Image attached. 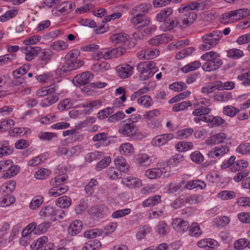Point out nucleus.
Instances as JSON below:
<instances>
[{
	"label": "nucleus",
	"mask_w": 250,
	"mask_h": 250,
	"mask_svg": "<svg viewBox=\"0 0 250 250\" xmlns=\"http://www.w3.org/2000/svg\"><path fill=\"white\" fill-rule=\"evenodd\" d=\"M150 8V4L142 3L132 9L130 14L132 17L130 21L134 28L139 29L147 26L149 23V19L145 14L148 12Z\"/></svg>",
	"instance_id": "obj_1"
},
{
	"label": "nucleus",
	"mask_w": 250,
	"mask_h": 250,
	"mask_svg": "<svg viewBox=\"0 0 250 250\" xmlns=\"http://www.w3.org/2000/svg\"><path fill=\"white\" fill-rule=\"evenodd\" d=\"M201 59L206 61L203 65V69L207 72L215 71L219 69L223 64V61L219 54L215 51H209L203 54Z\"/></svg>",
	"instance_id": "obj_2"
},
{
	"label": "nucleus",
	"mask_w": 250,
	"mask_h": 250,
	"mask_svg": "<svg viewBox=\"0 0 250 250\" xmlns=\"http://www.w3.org/2000/svg\"><path fill=\"white\" fill-rule=\"evenodd\" d=\"M222 36V32L219 30L205 34L202 37L204 44L200 45V48L204 51L211 48L219 43Z\"/></svg>",
	"instance_id": "obj_3"
},
{
	"label": "nucleus",
	"mask_w": 250,
	"mask_h": 250,
	"mask_svg": "<svg viewBox=\"0 0 250 250\" xmlns=\"http://www.w3.org/2000/svg\"><path fill=\"white\" fill-rule=\"evenodd\" d=\"M250 14V10L247 8H242L228 12L222 15L221 21L224 23L230 21H238L246 18Z\"/></svg>",
	"instance_id": "obj_4"
},
{
	"label": "nucleus",
	"mask_w": 250,
	"mask_h": 250,
	"mask_svg": "<svg viewBox=\"0 0 250 250\" xmlns=\"http://www.w3.org/2000/svg\"><path fill=\"white\" fill-rule=\"evenodd\" d=\"M235 160V157L231 156L228 161H224L222 163L221 166V168L225 169L229 167L231 171L236 172L240 170L242 168L247 167L248 166V163L244 160L237 161L236 162Z\"/></svg>",
	"instance_id": "obj_5"
},
{
	"label": "nucleus",
	"mask_w": 250,
	"mask_h": 250,
	"mask_svg": "<svg viewBox=\"0 0 250 250\" xmlns=\"http://www.w3.org/2000/svg\"><path fill=\"white\" fill-rule=\"evenodd\" d=\"M119 131L121 134L133 139H141L142 137V134L138 132V127L133 123L124 125L120 128Z\"/></svg>",
	"instance_id": "obj_6"
},
{
	"label": "nucleus",
	"mask_w": 250,
	"mask_h": 250,
	"mask_svg": "<svg viewBox=\"0 0 250 250\" xmlns=\"http://www.w3.org/2000/svg\"><path fill=\"white\" fill-rule=\"evenodd\" d=\"M137 69L141 74L149 71L148 74L145 76L146 79L151 77L158 70V68L156 66V63L152 61L139 63L137 66Z\"/></svg>",
	"instance_id": "obj_7"
},
{
	"label": "nucleus",
	"mask_w": 250,
	"mask_h": 250,
	"mask_svg": "<svg viewBox=\"0 0 250 250\" xmlns=\"http://www.w3.org/2000/svg\"><path fill=\"white\" fill-rule=\"evenodd\" d=\"M93 78V75L89 71L81 73L76 75L73 79V83L76 86H81L89 83Z\"/></svg>",
	"instance_id": "obj_8"
},
{
	"label": "nucleus",
	"mask_w": 250,
	"mask_h": 250,
	"mask_svg": "<svg viewBox=\"0 0 250 250\" xmlns=\"http://www.w3.org/2000/svg\"><path fill=\"white\" fill-rule=\"evenodd\" d=\"M116 71L121 79H126L132 75L133 67L127 64H122L116 67Z\"/></svg>",
	"instance_id": "obj_9"
},
{
	"label": "nucleus",
	"mask_w": 250,
	"mask_h": 250,
	"mask_svg": "<svg viewBox=\"0 0 250 250\" xmlns=\"http://www.w3.org/2000/svg\"><path fill=\"white\" fill-rule=\"evenodd\" d=\"M177 26H181V25L180 24L178 19L174 17L169 18L163 21L160 27L163 31L166 32L173 29Z\"/></svg>",
	"instance_id": "obj_10"
},
{
	"label": "nucleus",
	"mask_w": 250,
	"mask_h": 250,
	"mask_svg": "<svg viewBox=\"0 0 250 250\" xmlns=\"http://www.w3.org/2000/svg\"><path fill=\"white\" fill-rule=\"evenodd\" d=\"M168 163L166 162L163 164V167L160 168H151L148 169L145 172V175L150 179H154L159 178L161 176L163 172H166L163 170L167 167Z\"/></svg>",
	"instance_id": "obj_11"
},
{
	"label": "nucleus",
	"mask_w": 250,
	"mask_h": 250,
	"mask_svg": "<svg viewBox=\"0 0 250 250\" xmlns=\"http://www.w3.org/2000/svg\"><path fill=\"white\" fill-rule=\"evenodd\" d=\"M172 227L180 233H184L189 228L188 223L181 218H175L172 222Z\"/></svg>",
	"instance_id": "obj_12"
},
{
	"label": "nucleus",
	"mask_w": 250,
	"mask_h": 250,
	"mask_svg": "<svg viewBox=\"0 0 250 250\" xmlns=\"http://www.w3.org/2000/svg\"><path fill=\"white\" fill-rule=\"evenodd\" d=\"M107 208L104 206H97L89 209V214L94 218H102L104 217Z\"/></svg>",
	"instance_id": "obj_13"
},
{
	"label": "nucleus",
	"mask_w": 250,
	"mask_h": 250,
	"mask_svg": "<svg viewBox=\"0 0 250 250\" xmlns=\"http://www.w3.org/2000/svg\"><path fill=\"white\" fill-rule=\"evenodd\" d=\"M126 52L125 47H118L107 50L104 53V59L105 60L112 58H118L124 55Z\"/></svg>",
	"instance_id": "obj_14"
},
{
	"label": "nucleus",
	"mask_w": 250,
	"mask_h": 250,
	"mask_svg": "<svg viewBox=\"0 0 250 250\" xmlns=\"http://www.w3.org/2000/svg\"><path fill=\"white\" fill-rule=\"evenodd\" d=\"M110 39L113 43H124L125 48L128 46L129 43L128 35L124 33L115 34L111 36Z\"/></svg>",
	"instance_id": "obj_15"
},
{
	"label": "nucleus",
	"mask_w": 250,
	"mask_h": 250,
	"mask_svg": "<svg viewBox=\"0 0 250 250\" xmlns=\"http://www.w3.org/2000/svg\"><path fill=\"white\" fill-rule=\"evenodd\" d=\"M37 49L39 51V58L43 62V63L47 64L51 60L53 53L49 49H42L39 47Z\"/></svg>",
	"instance_id": "obj_16"
},
{
	"label": "nucleus",
	"mask_w": 250,
	"mask_h": 250,
	"mask_svg": "<svg viewBox=\"0 0 250 250\" xmlns=\"http://www.w3.org/2000/svg\"><path fill=\"white\" fill-rule=\"evenodd\" d=\"M227 135L225 133H219L216 134L210 137L208 139L206 140V143L207 145H215L224 142L227 139Z\"/></svg>",
	"instance_id": "obj_17"
},
{
	"label": "nucleus",
	"mask_w": 250,
	"mask_h": 250,
	"mask_svg": "<svg viewBox=\"0 0 250 250\" xmlns=\"http://www.w3.org/2000/svg\"><path fill=\"white\" fill-rule=\"evenodd\" d=\"M37 48L39 47H33L31 46H28L25 47L21 48V51L23 52L26 51L25 53V59L27 61H32L35 57L38 56L39 51Z\"/></svg>",
	"instance_id": "obj_18"
},
{
	"label": "nucleus",
	"mask_w": 250,
	"mask_h": 250,
	"mask_svg": "<svg viewBox=\"0 0 250 250\" xmlns=\"http://www.w3.org/2000/svg\"><path fill=\"white\" fill-rule=\"evenodd\" d=\"M122 182L129 188H139L142 185V181L133 176H127L122 179Z\"/></svg>",
	"instance_id": "obj_19"
},
{
	"label": "nucleus",
	"mask_w": 250,
	"mask_h": 250,
	"mask_svg": "<svg viewBox=\"0 0 250 250\" xmlns=\"http://www.w3.org/2000/svg\"><path fill=\"white\" fill-rule=\"evenodd\" d=\"M182 17L183 23L186 26L192 24L197 18V14L194 11L187 12Z\"/></svg>",
	"instance_id": "obj_20"
},
{
	"label": "nucleus",
	"mask_w": 250,
	"mask_h": 250,
	"mask_svg": "<svg viewBox=\"0 0 250 250\" xmlns=\"http://www.w3.org/2000/svg\"><path fill=\"white\" fill-rule=\"evenodd\" d=\"M83 223L81 221L75 220L70 225L68 229V233L71 235L78 234L81 231Z\"/></svg>",
	"instance_id": "obj_21"
},
{
	"label": "nucleus",
	"mask_w": 250,
	"mask_h": 250,
	"mask_svg": "<svg viewBox=\"0 0 250 250\" xmlns=\"http://www.w3.org/2000/svg\"><path fill=\"white\" fill-rule=\"evenodd\" d=\"M174 135L172 133L164 134L158 136L154 140L156 146H161L166 144L168 141L172 139Z\"/></svg>",
	"instance_id": "obj_22"
},
{
	"label": "nucleus",
	"mask_w": 250,
	"mask_h": 250,
	"mask_svg": "<svg viewBox=\"0 0 250 250\" xmlns=\"http://www.w3.org/2000/svg\"><path fill=\"white\" fill-rule=\"evenodd\" d=\"M173 13V9L170 7L166 8L156 15V19L159 22H163L170 17Z\"/></svg>",
	"instance_id": "obj_23"
},
{
	"label": "nucleus",
	"mask_w": 250,
	"mask_h": 250,
	"mask_svg": "<svg viewBox=\"0 0 250 250\" xmlns=\"http://www.w3.org/2000/svg\"><path fill=\"white\" fill-rule=\"evenodd\" d=\"M59 100L58 96L56 93L48 95L47 97L42 99L40 105L42 107H47L56 103Z\"/></svg>",
	"instance_id": "obj_24"
},
{
	"label": "nucleus",
	"mask_w": 250,
	"mask_h": 250,
	"mask_svg": "<svg viewBox=\"0 0 250 250\" xmlns=\"http://www.w3.org/2000/svg\"><path fill=\"white\" fill-rule=\"evenodd\" d=\"M115 165L120 168L123 172L128 171L129 167V165L126 163L125 160L122 156H118L114 160Z\"/></svg>",
	"instance_id": "obj_25"
},
{
	"label": "nucleus",
	"mask_w": 250,
	"mask_h": 250,
	"mask_svg": "<svg viewBox=\"0 0 250 250\" xmlns=\"http://www.w3.org/2000/svg\"><path fill=\"white\" fill-rule=\"evenodd\" d=\"M231 99V93L228 91L220 92L214 95V99L217 102H226Z\"/></svg>",
	"instance_id": "obj_26"
},
{
	"label": "nucleus",
	"mask_w": 250,
	"mask_h": 250,
	"mask_svg": "<svg viewBox=\"0 0 250 250\" xmlns=\"http://www.w3.org/2000/svg\"><path fill=\"white\" fill-rule=\"evenodd\" d=\"M72 203L71 198L67 196L58 198L56 201V205L61 208H67Z\"/></svg>",
	"instance_id": "obj_27"
},
{
	"label": "nucleus",
	"mask_w": 250,
	"mask_h": 250,
	"mask_svg": "<svg viewBox=\"0 0 250 250\" xmlns=\"http://www.w3.org/2000/svg\"><path fill=\"white\" fill-rule=\"evenodd\" d=\"M160 201L161 196L160 195H154L145 200L142 203V206L145 208L151 207L156 205Z\"/></svg>",
	"instance_id": "obj_28"
},
{
	"label": "nucleus",
	"mask_w": 250,
	"mask_h": 250,
	"mask_svg": "<svg viewBox=\"0 0 250 250\" xmlns=\"http://www.w3.org/2000/svg\"><path fill=\"white\" fill-rule=\"evenodd\" d=\"M7 172L2 175V177L4 179L10 178L17 175L19 171L20 167L12 164L9 167H7Z\"/></svg>",
	"instance_id": "obj_29"
},
{
	"label": "nucleus",
	"mask_w": 250,
	"mask_h": 250,
	"mask_svg": "<svg viewBox=\"0 0 250 250\" xmlns=\"http://www.w3.org/2000/svg\"><path fill=\"white\" fill-rule=\"evenodd\" d=\"M98 184L97 180L91 179L89 183L85 186L84 190L88 196H91L95 192V187Z\"/></svg>",
	"instance_id": "obj_30"
},
{
	"label": "nucleus",
	"mask_w": 250,
	"mask_h": 250,
	"mask_svg": "<svg viewBox=\"0 0 250 250\" xmlns=\"http://www.w3.org/2000/svg\"><path fill=\"white\" fill-rule=\"evenodd\" d=\"M200 6V3L197 2H191L186 5H182L179 8V13H184L189 11H193V10L197 9Z\"/></svg>",
	"instance_id": "obj_31"
},
{
	"label": "nucleus",
	"mask_w": 250,
	"mask_h": 250,
	"mask_svg": "<svg viewBox=\"0 0 250 250\" xmlns=\"http://www.w3.org/2000/svg\"><path fill=\"white\" fill-rule=\"evenodd\" d=\"M102 244L100 241L95 239L88 242L83 247V250H98L101 247Z\"/></svg>",
	"instance_id": "obj_32"
},
{
	"label": "nucleus",
	"mask_w": 250,
	"mask_h": 250,
	"mask_svg": "<svg viewBox=\"0 0 250 250\" xmlns=\"http://www.w3.org/2000/svg\"><path fill=\"white\" fill-rule=\"evenodd\" d=\"M67 179V175L65 174H62L52 179L50 183L52 186H60L63 183H66Z\"/></svg>",
	"instance_id": "obj_33"
},
{
	"label": "nucleus",
	"mask_w": 250,
	"mask_h": 250,
	"mask_svg": "<svg viewBox=\"0 0 250 250\" xmlns=\"http://www.w3.org/2000/svg\"><path fill=\"white\" fill-rule=\"evenodd\" d=\"M202 233V230L198 223H193L189 229V234L190 236L198 237Z\"/></svg>",
	"instance_id": "obj_34"
},
{
	"label": "nucleus",
	"mask_w": 250,
	"mask_h": 250,
	"mask_svg": "<svg viewBox=\"0 0 250 250\" xmlns=\"http://www.w3.org/2000/svg\"><path fill=\"white\" fill-rule=\"evenodd\" d=\"M73 106V102L70 99H65L62 100L58 105L59 110L63 111L64 110H68Z\"/></svg>",
	"instance_id": "obj_35"
},
{
	"label": "nucleus",
	"mask_w": 250,
	"mask_h": 250,
	"mask_svg": "<svg viewBox=\"0 0 250 250\" xmlns=\"http://www.w3.org/2000/svg\"><path fill=\"white\" fill-rule=\"evenodd\" d=\"M41 216L45 217L52 216H56L57 212L51 206H46L42 208L39 212Z\"/></svg>",
	"instance_id": "obj_36"
},
{
	"label": "nucleus",
	"mask_w": 250,
	"mask_h": 250,
	"mask_svg": "<svg viewBox=\"0 0 250 250\" xmlns=\"http://www.w3.org/2000/svg\"><path fill=\"white\" fill-rule=\"evenodd\" d=\"M201 66L199 61H194L191 62L181 68L182 71L184 73H188L198 68Z\"/></svg>",
	"instance_id": "obj_37"
},
{
	"label": "nucleus",
	"mask_w": 250,
	"mask_h": 250,
	"mask_svg": "<svg viewBox=\"0 0 250 250\" xmlns=\"http://www.w3.org/2000/svg\"><path fill=\"white\" fill-rule=\"evenodd\" d=\"M193 147V144L191 142H178L175 147L177 151L179 152L186 151L191 149Z\"/></svg>",
	"instance_id": "obj_38"
},
{
	"label": "nucleus",
	"mask_w": 250,
	"mask_h": 250,
	"mask_svg": "<svg viewBox=\"0 0 250 250\" xmlns=\"http://www.w3.org/2000/svg\"><path fill=\"white\" fill-rule=\"evenodd\" d=\"M239 112V109L231 105H227L223 108V113L230 117L235 116Z\"/></svg>",
	"instance_id": "obj_39"
},
{
	"label": "nucleus",
	"mask_w": 250,
	"mask_h": 250,
	"mask_svg": "<svg viewBox=\"0 0 250 250\" xmlns=\"http://www.w3.org/2000/svg\"><path fill=\"white\" fill-rule=\"evenodd\" d=\"M133 150L134 148L132 145L128 143L122 144L119 147L120 152L125 155L133 153Z\"/></svg>",
	"instance_id": "obj_40"
},
{
	"label": "nucleus",
	"mask_w": 250,
	"mask_h": 250,
	"mask_svg": "<svg viewBox=\"0 0 250 250\" xmlns=\"http://www.w3.org/2000/svg\"><path fill=\"white\" fill-rule=\"evenodd\" d=\"M102 153L100 151H95L88 153L85 157V161L91 163L93 161L100 159L102 157Z\"/></svg>",
	"instance_id": "obj_41"
},
{
	"label": "nucleus",
	"mask_w": 250,
	"mask_h": 250,
	"mask_svg": "<svg viewBox=\"0 0 250 250\" xmlns=\"http://www.w3.org/2000/svg\"><path fill=\"white\" fill-rule=\"evenodd\" d=\"M68 43L62 41L54 42L52 43L51 46L53 50H57L58 51L65 50L68 47Z\"/></svg>",
	"instance_id": "obj_42"
},
{
	"label": "nucleus",
	"mask_w": 250,
	"mask_h": 250,
	"mask_svg": "<svg viewBox=\"0 0 250 250\" xmlns=\"http://www.w3.org/2000/svg\"><path fill=\"white\" fill-rule=\"evenodd\" d=\"M138 103L146 107H149L153 104V101L150 96L144 95L138 99Z\"/></svg>",
	"instance_id": "obj_43"
},
{
	"label": "nucleus",
	"mask_w": 250,
	"mask_h": 250,
	"mask_svg": "<svg viewBox=\"0 0 250 250\" xmlns=\"http://www.w3.org/2000/svg\"><path fill=\"white\" fill-rule=\"evenodd\" d=\"M51 172L46 168H41L37 171L35 174V177L38 180H43L48 177Z\"/></svg>",
	"instance_id": "obj_44"
},
{
	"label": "nucleus",
	"mask_w": 250,
	"mask_h": 250,
	"mask_svg": "<svg viewBox=\"0 0 250 250\" xmlns=\"http://www.w3.org/2000/svg\"><path fill=\"white\" fill-rule=\"evenodd\" d=\"M238 153L243 155L250 153V143L245 142L240 145L236 149Z\"/></svg>",
	"instance_id": "obj_45"
},
{
	"label": "nucleus",
	"mask_w": 250,
	"mask_h": 250,
	"mask_svg": "<svg viewBox=\"0 0 250 250\" xmlns=\"http://www.w3.org/2000/svg\"><path fill=\"white\" fill-rule=\"evenodd\" d=\"M214 222L218 227L223 228L229 223L230 219L228 216H223L216 218Z\"/></svg>",
	"instance_id": "obj_46"
},
{
	"label": "nucleus",
	"mask_w": 250,
	"mask_h": 250,
	"mask_svg": "<svg viewBox=\"0 0 250 250\" xmlns=\"http://www.w3.org/2000/svg\"><path fill=\"white\" fill-rule=\"evenodd\" d=\"M236 197V193L233 191L223 190L218 194V197L222 200H230Z\"/></svg>",
	"instance_id": "obj_47"
},
{
	"label": "nucleus",
	"mask_w": 250,
	"mask_h": 250,
	"mask_svg": "<svg viewBox=\"0 0 250 250\" xmlns=\"http://www.w3.org/2000/svg\"><path fill=\"white\" fill-rule=\"evenodd\" d=\"M18 11L17 10L12 9L9 10L0 16V21L1 22H5L15 17Z\"/></svg>",
	"instance_id": "obj_48"
},
{
	"label": "nucleus",
	"mask_w": 250,
	"mask_h": 250,
	"mask_svg": "<svg viewBox=\"0 0 250 250\" xmlns=\"http://www.w3.org/2000/svg\"><path fill=\"white\" fill-rule=\"evenodd\" d=\"M48 241V238L45 236H43L39 238L35 243H32L31 248L32 250H38L41 248Z\"/></svg>",
	"instance_id": "obj_49"
},
{
	"label": "nucleus",
	"mask_w": 250,
	"mask_h": 250,
	"mask_svg": "<svg viewBox=\"0 0 250 250\" xmlns=\"http://www.w3.org/2000/svg\"><path fill=\"white\" fill-rule=\"evenodd\" d=\"M102 230L100 229H95L86 230L84 233V236L87 238H95L102 234Z\"/></svg>",
	"instance_id": "obj_50"
},
{
	"label": "nucleus",
	"mask_w": 250,
	"mask_h": 250,
	"mask_svg": "<svg viewBox=\"0 0 250 250\" xmlns=\"http://www.w3.org/2000/svg\"><path fill=\"white\" fill-rule=\"evenodd\" d=\"M50 227V222H43L37 226L36 224L35 234L45 232Z\"/></svg>",
	"instance_id": "obj_51"
},
{
	"label": "nucleus",
	"mask_w": 250,
	"mask_h": 250,
	"mask_svg": "<svg viewBox=\"0 0 250 250\" xmlns=\"http://www.w3.org/2000/svg\"><path fill=\"white\" fill-rule=\"evenodd\" d=\"M243 55V52L240 49L233 48L229 49L227 51V56L234 59H237Z\"/></svg>",
	"instance_id": "obj_52"
},
{
	"label": "nucleus",
	"mask_w": 250,
	"mask_h": 250,
	"mask_svg": "<svg viewBox=\"0 0 250 250\" xmlns=\"http://www.w3.org/2000/svg\"><path fill=\"white\" fill-rule=\"evenodd\" d=\"M191 105L189 101H184L178 104H175L172 109L175 112H178L187 109L188 107Z\"/></svg>",
	"instance_id": "obj_53"
},
{
	"label": "nucleus",
	"mask_w": 250,
	"mask_h": 250,
	"mask_svg": "<svg viewBox=\"0 0 250 250\" xmlns=\"http://www.w3.org/2000/svg\"><path fill=\"white\" fill-rule=\"evenodd\" d=\"M114 112L113 108L107 107L100 111L97 114V117L99 119L106 118L108 116L112 114Z\"/></svg>",
	"instance_id": "obj_54"
},
{
	"label": "nucleus",
	"mask_w": 250,
	"mask_h": 250,
	"mask_svg": "<svg viewBox=\"0 0 250 250\" xmlns=\"http://www.w3.org/2000/svg\"><path fill=\"white\" fill-rule=\"evenodd\" d=\"M110 65L105 62H96L93 64L92 70L94 71H104L109 68Z\"/></svg>",
	"instance_id": "obj_55"
},
{
	"label": "nucleus",
	"mask_w": 250,
	"mask_h": 250,
	"mask_svg": "<svg viewBox=\"0 0 250 250\" xmlns=\"http://www.w3.org/2000/svg\"><path fill=\"white\" fill-rule=\"evenodd\" d=\"M167 229L168 227L167 224L164 221L160 222L155 228L156 231L159 234L162 235L166 234Z\"/></svg>",
	"instance_id": "obj_56"
},
{
	"label": "nucleus",
	"mask_w": 250,
	"mask_h": 250,
	"mask_svg": "<svg viewBox=\"0 0 250 250\" xmlns=\"http://www.w3.org/2000/svg\"><path fill=\"white\" fill-rule=\"evenodd\" d=\"M191 160L196 164H201L204 161V156L199 151L196 150L190 154Z\"/></svg>",
	"instance_id": "obj_57"
},
{
	"label": "nucleus",
	"mask_w": 250,
	"mask_h": 250,
	"mask_svg": "<svg viewBox=\"0 0 250 250\" xmlns=\"http://www.w3.org/2000/svg\"><path fill=\"white\" fill-rule=\"evenodd\" d=\"M194 50V49L193 48H187L185 49L181 50L179 52V53L176 54L175 56V58L177 60H180L181 59L184 58L191 54Z\"/></svg>",
	"instance_id": "obj_58"
},
{
	"label": "nucleus",
	"mask_w": 250,
	"mask_h": 250,
	"mask_svg": "<svg viewBox=\"0 0 250 250\" xmlns=\"http://www.w3.org/2000/svg\"><path fill=\"white\" fill-rule=\"evenodd\" d=\"M193 132V129L191 128H185L177 132L178 137L180 139L187 138L192 135Z\"/></svg>",
	"instance_id": "obj_59"
},
{
	"label": "nucleus",
	"mask_w": 250,
	"mask_h": 250,
	"mask_svg": "<svg viewBox=\"0 0 250 250\" xmlns=\"http://www.w3.org/2000/svg\"><path fill=\"white\" fill-rule=\"evenodd\" d=\"M169 87L170 89L174 90L176 91H181L187 88L186 84L182 82H175L170 84Z\"/></svg>",
	"instance_id": "obj_60"
},
{
	"label": "nucleus",
	"mask_w": 250,
	"mask_h": 250,
	"mask_svg": "<svg viewBox=\"0 0 250 250\" xmlns=\"http://www.w3.org/2000/svg\"><path fill=\"white\" fill-rule=\"evenodd\" d=\"M165 36L164 34L159 35L151 38L149 41V43L154 46H158L165 41Z\"/></svg>",
	"instance_id": "obj_61"
},
{
	"label": "nucleus",
	"mask_w": 250,
	"mask_h": 250,
	"mask_svg": "<svg viewBox=\"0 0 250 250\" xmlns=\"http://www.w3.org/2000/svg\"><path fill=\"white\" fill-rule=\"evenodd\" d=\"M107 175L112 180H115L121 177V172L113 167L108 168Z\"/></svg>",
	"instance_id": "obj_62"
},
{
	"label": "nucleus",
	"mask_w": 250,
	"mask_h": 250,
	"mask_svg": "<svg viewBox=\"0 0 250 250\" xmlns=\"http://www.w3.org/2000/svg\"><path fill=\"white\" fill-rule=\"evenodd\" d=\"M80 52L78 50L74 49L70 51L65 56L66 61L75 62L79 56Z\"/></svg>",
	"instance_id": "obj_63"
},
{
	"label": "nucleus",
	"mask_w": 250,
	"mask_h": 250,
	"mask_svg": "<svg viewBox=\"0 0 250 250\" xmlns=\"http://www.w3.org/2000/svg\"><path fill=\"white\" fill-rule=\"evenodd\" d=\"M238 79L243 81L242 84L244 85H250V70L238 76Z\"/></svg>",
	"instance_id": "obj_64"
}]
</instances>
